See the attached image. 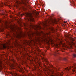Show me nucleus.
<instances>
[{"label": "nucleus", "instance_id": "1", "mask_svg": "<svg viewBox=\"0 0 76 76\" xmlns=\"http://www.w3.org/2000/svg\"><path fill=\"white\" fill-rule=\"evenodd\" d=\"M31 28L30 29H26V35L27 34L28 37H31V34H32V31H31V28L34 29V30L39 29H41V27L40 26L37 25H32L31 26Z\"/></svg>", "mask_w": 76, "mask_h": 76}, {"label": "nucleus", "instance_id": "2", "mask_svg": "<svg viewBox=\"0 0 76 76\" xmlns=\"http://www.w3.org/2000/svg\"><path fill=\"white\" fill-rule=\"evenodd\" d=\"M25 17L26 18V21L27 22L28 21H33L34 20L31 14L29 13L26 14Z\"/></svg>", "mask_w": 76, "mask_h": 76}, {"label": "nucleus", "instance_id": "3", "mask_svg": "<svg viewBox=\"0 0 76 76\" xmlns=\"http://www.w3.org/2000/svg\"><path fill=\"white\" fill-rule=\"evenodd\" d=\"M53 21V18H52V16H51L50 17V18L49 19V20L48 21H46L45 22V25L46 26H48V23H50V22H52Z\"/></svg>", "mask_w": 76, "mask_h": 76}, {"label": "nucleus", "instance_id": "4", "mask_svg": "<svg viewBox=\"0 0 76 76\" xmlns=\"http://www.w3.org/2000/svg\"><path fill=\"white\" fill-rule=\"evenodd\" d=\"M73 66L74 67V69H73V72H75V71H76V64H74Z\"/></svg>", "mask_w": 76, "mask_h": 76}, {"label": "nucleus", "instance_id": "5", "mask_svg": "<svg viewBox=\"0 0 76 76\" xmlns=\"http://www.w3.org/2000/svg\"><path fill=\"white\" fill-rule=\"evenodd\" d=\"M11 29L12 30V31L13 32H15V33H17V31H16L15 29H14V28H11Z\"/></svg>", "mask_w": 76, "mask_h": 76}, {"label": "nucleus", "instance_id": "6", "mask_svg": "<svg viewBox=\"0 0 76 76\" xmlns=\"http://www.w3.org/2000/svg\"><path fill=\"white\" fill-rule=\"evenodd\" d=\"M73 67V66H70L69 67H67L66 68H65V69L67 70H69L71 69V68Z\"/></svg>", "mask_w": 76, "mask_h": 76}, {"label": "nucleus", "instance_id": "7", "mask_svg": "<svg viewBox=\"0 0 76 76\" xmlns=\"http://www.w3.org/2000/svg\"><path fill=\"white\" fill-rule=\"evenodd\" d=\"M69 39L72 41V42L75 41V39H74L73 38H72V37H69Z\"/></svg>", "mask_w": 76, "mask_h": 76}, {"label": "nucleus", "instance_id": "8", "mask_svg": "<svg viewBox=\"0 0 76 76\" xmlns=\"http://www.w3.org/2000/svg\"><path fill=\"white\" fill-rule=\"evenodd\" d=\"M52 69H58L59 70V69H60V68L59 67H58V68H53H53H52Z\"/></svg>", "mask_w": 76, "mask_h": 76}, {"label": "nucleus", "instance_id": "9", "mask_svg": "<svg viewBox=\"0 0 76 76\" xmlns=\"http://www.w3.org/2000/svg\"><path fill=\"white\" fill-rule=\"evenodd\" d=\"M43 59L44 60L45 62H46V63H48V61H47V59L46 58H43Z\"/></svg>", "mask_w": 76, "mask_h": 76}, {"label": "nucleus", "instance_id": "10", "mask_svg": "<svg viewBox=\"0 0 76 76\" xmlns=\"http://www.w3.org/2000/svg\"><path fill=\"white\" fill-rule=\"evenodd\" d=\"M58 50H56V51L55 53V56H56V54H58V53H57V52H58Z\"/></svg>", "mask_w": 76, "mask_h": 76}, {"label": "nucleus", "instance_id": "11", "mask_svg": "<svg viewBox=\"0 0 76 76\" xmlns=\"http://www.w3.org/2000/svg\"><path fill=\"white\" fill-rule=\"evenodd\" d=\"M3 47L4 48H6V46L4 44L3 45Z\"/></svg>", "mask_w": 76, "mask_h": 76}, {"label": "nucleus", "instance_id": "12", "mask_svg": "<svg viewBox=\"0 0 76 76\" xmlns=\"http://www.w3.org/2000/svg\"><path fill=\"white\" fill-rule=\"evenodd\" d=\"M63 59L64 61H66L67 60V58H64Z\"/></svg>", "mask_w": 76, "mask_h": 76}, {"label": "nucleus", "instance_id": "13", "mask_svg": "<svg viewBox=\"0 0 76 76\" xmlns=\"http://www.w3.org/2000/svg\"><path fill=\"white\" fill-rule=\"evenodd\" d=\"M20 35H21L20 33H18V34H17V36H20Z\"/></svg>", "mask_w": 76, "mask_h": 76}, {"label": "nucleus", "instance_id": "14", "mask_svg": "<svg viewBox=\"0 0 76 76\" xmlns=\"http://www.w3.org/2000/svg\"><path fill=\"white\" fill-rule=\"evenodd\" d=\"M3 4H0V7H3Z\"/></svg>", "mask_w": 76, "mask_h": 76}, {"label": "nucleus", "instance_id": "15", "mask_svg": "<svg viewBox=\"0 0 76 76\" xmlns=\"http://www.w3.org/2000/svg\"><path fill=\"white\" fill-rule=\"evenodd\" d=\"M52 30L53 31V32H54V31H55L54 28H53L52 29Z\"/></svg>", "mask_w": 76, "mask_h": 76}, {"label": "nucleus", "instance_id": "16", "mask_svg": "<svg viewBox=\"0 0 76 76\" xmlns=\"http://www.w3.org/2000/svg\"><path fill=\"white\" fill-rule=\"evenodd\" d=\"M73 56L74 57H76V54H73Z\"/></svg>", "mask_w": 76, "mask_h": 76}, {"label": "nucleus", "instance_id": "17", "mask_svg": "<svg viewBox=\"0 0 76 76\" xmlns=\"http://www.w3.org/2000/svg\"><path fill=\"white\" fill-rule=\"evenodd\" d=\"M54 22L55 23H57V21H55Z\"/></svg>", "mask_w": 76, "mask_h": 76}, {"label": "nucleus", "instance_id": "18", "mask_svg": "<svg viewBox=\"0 0 76 76\" xmlns=\"http://www.w3.org/2000/svg\"><path fill=\"white\" fill-rule=\"evenodd\" d=\"M75 52H76V47L75 48Z\"/></svg>", "mask_w": 76, "mask_h": 76}, {"label": "nucleus", "instance_id": "19", "mask_svg": "<svg viewBox=\"0 0 76 76\" xmlns=\"http://www.w3.org/2000/svg\"><path fill=\"white\" fill-rule=\"evenodd\" d=\"M63 73H62V74H61V73H60V76H62V75H63Z\"/></svg>", "mask_w": 76, "mask_h": 76}, {"label": "nucleus", "instance_id": "20", "mask_svg": "<svg viewBox=\"0 0 76 76\" xmlns=\"http://www.w3.org/2000/svg\"><path fill=\"white\" fill-rule=\"evenodd\" d=\"M1 19H0V23H1Z\"/></svg>", "mask_w": 76, "mask_h": 76}, {"label": "nucleus", "instance_id": "21", "mask_svg": "<svg viewBox=\"0 0 76 76\" xmlns=\"http://www.w3.org/2000/svg\"><path fill=\"white\" fill-rule=\"evenodd\" d=\"M67 22V21H65L64 22V23H66Z\"/></svg>", "mask_w": 76, "mask_h": 76}, {"label": "nucleus", "instance_id": "22", "mask_svg": "<svg viewBox=\"0 0 76 76\" xmlns=\"http://www.w3.org/2000/svg\"><path fill=\"white\" fill-rule=\"evenodd\" d=\"M1 69H0V72H1Z\"/></svg>", "mask_w": 76, "mask_h": 76}, {"label": "nucleus", "instance_id": "23", "mask_svg": "<svg viewBox=\"0 0 76 76\" xmlns=\"http://www.w3.org/2000/svg\"><path fill=\"white\" fill-rule=\"evenodd\" d=\"M13 33H14V32H13Z\"/></svg>", "mask_w": 76, "mask_h": 76}]
</instances>
